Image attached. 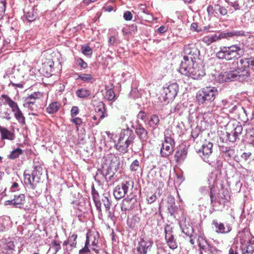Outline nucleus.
<instances>
[{
  "mask_svg": "<svg viewBox=\"0 0 254 254\" xmlns=\"http://www.w3.org/2000/svg\"><path fill=\"white\" fill-rule=\"evenodd\" d=\"M132 199L126 198L123 199L121 204V210L122 211L130 210L132 208V205L130 201Z\"/></svg>",
  "mask_w": 254,
  "mask_h": 254,
  "instance_id": "32",
  "label": "nucleus"
},
{
  "mask_svg": "<svg viewBox=\"0 0 254 254\" xmlns=\"http://www.w3.org/2000/svg\"><path fill=\"white\" fill-rule=\"evenodd\" d=\"M240 66L243 68V72L244 76L248 77L250 76V72L249 69L251 68L254 69V57H251L250 58L242 59L240 60Z\"/></svg>",
  "mask_w": 254,
  "mask_h": 254,
  "instance_id": "14",
  "label": "nucleus"
},
{
  "mask_svg": "<svg viewBox=\"0 0 254 254\" xmlns=\"http://www.w3.org/2000/svg\"><path fill=\"white\" fill-rule=\"evenodd\" d=\"M106 92L105 93V97L109 101L114 100L116 98L115 93L113 90V89H107V87H106Z\"/></svg>",
  "mask_w": 254,
  "mask_h": 254,
  "instance_id": "40",
  "label": "nucleus"
},
{
  "mask_svg": "<svg viewBox=\"0 0 254 254\" xmlns=\"http://www.w3.org/2000/svg\"><path fill=\"white\" fill-rule=\"evenodd\" d=\"M75 63L82 69H86L88 67L87 64L80 58H75Z\"/></svg>",
  "mask_w": 254,
  "mask_h": 254,
  "instance_id": "46",
  "label": "nucleus"
},
{
  "mask_svg": "<svg viewBox=\"0 0 254 254\" xmlns=\"http://www.w3.org/2000/svg\"><path fill=\"white\" fill-rule=\"evenodd\" d=\"M137 117L144 121L146 119V114L144 111H141L138 113Z\"/></svg>",
  "mask_w": 254,
  "mask_h": 254,
  "instance_id": "60",
  "label": "nucleus"
},
{
  "mask_svg": "<svg viewBox=\"0 0 254 254\" xmlns=\"http://www.w3.org/2000/svg\"><path fill=\"white\" fill-rule=\"evenodd\" d=\"M203 239L202 237H198V239L197 240V241H198V246H199V250H201V251H204L205 252V250H206V248H207V245L206 246H204V245H202L201 243L200 242V239Z\"/></svg>",
  "mask_w": 254,
  "mask_h": 254,
  "instance_id": "61",
  "label": "nucleus"
},
{
  "mask_svg": "<svg viewBox=\"0 0 254 254\" xmlns=\"http://www.w3.org/2000/svg\"><path fill=\"white\" fill-rule=\"evenodd\" d=\"M222 35L224 39H228L230 37L245 36V33L242 30H235L227 32L222 31Z\"/></svg>",
  "mask_w": 254,
  "mask_h": 254,
  "instance_id": "26",
  "label": "nucleus"
},
{
  "mask_svg": "<svg viewBox=\"0 0 254 254\" xmlns=\"http://www.w3.org/2000/svg\"><path fill=\"white\" fill-rule=\"evenodd\" d=\"M60 106L61 104L57 102H53L47 108L46 111L49 114H54L59 110Z\"/></svg>",
  "mask_w": 254,
  "mask_h": 254,
  "instance_id": "31",
  "label": "nucleus"
},
{
  "mask_svg": "<svg viewBox=\"0 0 254 254\" xmlns=\"http://www.w3.org/2000/svg\"><path fill=\"white\" fill-rule=\"evenodd\" d=\"M214 11H218L222 15H225L227 13V10L224 7L218 5L215 6Z\"/></svg>",
  "mask_w": 254,
  "mask_h": 254,
  "instance_id": "50",
  "label": "nucleus"
},
{
  "mask_svg": "<svg viewBox=\"0 0 254 254\" xmlns=\"http://www.w3.org/2000/svg\"><path fill=\"white\" fill-rule=\"evenodd\" d=\"M3 254H13V252L15 251V245L13 242L10 241L6 243L5 247Z\"/></svg>",
  "mask_w": 254,
  "mask_h": 254,
  "instance_id": "34",
  "label": "nucleus"
},
{
  "mask_svg": "<svg viewBox=\"0 0 254 254\" xmlns=\"http://www.w3.org/2000/svg\"><path fill=\"white\" fill-rule=\"evenodd\" d=\"M77 235L75 234H73L72 235H69L68 239L64 241L76 247L77 245Z\"/></svg>",
  "mask_w": 254,
  "mask_h": 254,
  "instance_id": "43",
  "label": "nucleus"
},
{
  "mask_svg": "<svg viewBox=\"0 0 254 254\" xmlns=\"http://www.w3.org/2000/svg\"><path fill=\"white\" fill-rule=\"evenodd\" d=\"M200 132V130L198 127H195L192 130L191 132V136L193 138V141L198 136Z\"/></svg>",
  "mask_w": 254,
  "mask_h": 254,
  "instance_id": "53",
  "label": "nucleus"
},
{
  "mask_svg": "<svg viewBox=\"0 0 254 254\" xmlns=\"http://www.w3.org/2000/svg\"><path fill=\"white\" fill-rule=\"evenodd\" d=\"M93 200L97 209L99 211H101V203L99 200L97 199L95 193L93 194Z\"/></svg>",
  "mask_w": 254,
  "mask_h": 254,
  "instance_id": "54",
  "label": "nucleus"
},
{
  "mask_svg": "<svg viewBox=\"0 0 254 254\" xmlns=\"http://www.w3.org/2000/svg\"><path fill=\"white\" fill-rule=\"evenodd\" d=\"M79 77L83 82L86 83H92L93 82V77L90 74L81 73L79 75Z\"/></svg>",
  "mask_w": 254,
  "mask_h": 254,
  "instance_id": "37",
  "label": "nucleus"
},
{
  "mask_svg": "<svg viewBox=\"0 0 254 254\" xmlns=\"http://www.w3.org/2000/svg\"><path fill=\"white\" fill-rule=\"evenodd\" d=\"M0 132L1 133V140L7 139L9 140H13L15 137L13 132L3 127L0 126Z\"/></svg>",
  "mask_w": 254,
  "mask_h": 254,
  "instance_id": "19",
  "label": "nucleus"
},
{
  "mask_svg": "<svg viewBox=\"0 0 254 254\" xmlns=\"http://www.w3.org/2000/svg\"><path fill=\"white\" fill-rule=\"evenodd\" d=\"M24 12L27 20L29 22L34 21L37 17V13L35 11L33 6H30L24 9Z\"/></svg>",
  "mask_w": 254,
  "mask_h": 254,
  "instance_id": "21",
  "label": "nucleus"
},
{
  "mask_svg": "<svg viewBox=\"0 0 254 254\" xmlns=\"http://www.w3.org/2000/svg\"><path fill=\"white\" fill-rule=\"evenodd\" d=\"M229 77L227 76L226 72H221L216 77V80L219 83H223L228 81Z\"/></svg>",
  "mask_w": 254,
  "mask_h": 254,
  "instance_id": "44",
  "label": "nucleus"
},
{
  "mask_svg": "<svg viewBox=\"0 0 254 254\" xmlns=\"http://www.w3.org/2000/svg\"><path fill=\"white\" fill-rule=\"evenodd\" d=\"M225 127L227 136L230 141L235 142L239 139V136L243 131V127L240 122L236 120L231 121Z\"/></svg>",
  "mask_w": 254,
  "mask_h": 254,
  "instance_id": "8",
  "label": "nucleus"
},
{
  "mask_svg": "<svg viewBox=\"0 0 254 254\" xmlns=\"http://www.w3.org/2000/svg\"><path fill=\"white\" fill-rule=\"evenodd\" d=\"M23 151L20 148H17L12 150L8 155V158L12 160L15 159L22 154Z\"/></svg>",
  "mask_w": 254,
  "mask_h": 254,
  "instance_id": "36",
  "label": "nucleus"
},
{
  "mask_svg": "<svg viewBox=\"0 0 254 254\" xmlns=\"http://www.w3.org/2000/svg\"><path fill=\"white\" fill-rule=\"evenodd\" d=\"M165 238L169 248L172 250L177 248V243L173 234L172 228L170 226L167 225L165 228Z\"/></svg>",
  "mask_w": 254,
  "mask_h": 254,
  "instance_id": "15",
  "label": "nucleus"
},
{
  "mask_svg": "<svg viewBox=\"0 0 254 254\" xmlns=\"http://www.w3.org/2000/svg\"><path fill=\"white\" fill-rule=\"evenodd\" d=\"M153 242L150 239L141 238L136 247V254H147L151 250Z\"/></svg>",
  "mask_w": 254,
  "mask_h": 254,
  "instance_id": "13",
  "label": "nucleus"
},
{
  "mask_svg": "<svg viewBox=\"0 0 254 254\" xmlns=\"http://www.w3.org/2000/svg\"><path fill=\"white\" fill-rule=\"evenodd\" d=\"M61 242L59 241L53 240L51 244V248L53 249L56 254L59 251L61 250Z\"/></svg>",
  "mask_w": 254,
  "mask_h": 254,
  "instance_id": "39",
  "label": "nucleus"
},
{
  "mask_svg": "<svg viewBox=\"0 0 254 254\" xmlns=\"http://www.w3.org/2000/svg\"><path fill=\"white\" fill-rule=\"evenodd\" d=\"M132 14L129 11H126L124 12L123 17L127 21L131 20L132 18Z\"/></svg>",
  "mask_w": 254,
  "mask_h": 254,
  "instance_id": "55",
  "label": "nucleus"
},
{
  "mask_svg": "<svg viewBox=\"0 0 254 254\" xmlns=\"http://www.w3.org/2000/svg\"><path fill=\"white\" fill-rule=\"evenodd\" d=\"M0 100L4 105H8L11 110L12 108H14L17 105L16 102L12 100L10 97L6 94H2L0 96Z\"/></svg>",
  "mask_w": 254,
  "mask_h": 254,
  "instance_id": "25",
  "label": "nucleus"
},
{
  "mask_svg": "<svg viewBox=\"0 0 254 254\" xmlns=\"http://www.w3.org/2000/svg\"><path fill=\"white\" fill-rule=\"evenodd\" d=\"M159 122L160 119L159 117L157 115L154 114L150 116L148 124L153 129H155L159 124Z\"/></svg>",
  "mask_w": 254,
  "mask_h": 254,
  "instance_id": "28",
  "label": "nucleus"
},
{
  "mask_svg": "<svg viewBox=\"0 0 254 254\" xmlns=\"http://www.w3.org/2000/svg\"><path fill=\"white\" fill-rule=\"evenodd\" d=\"M133 187V182L130 181H125L118 185L114 190V195L117 199H120L125 196L129 188Z\"/></svg>",
  "mask_w": 254,
  "mask_h": 254,
  "instance_id": "12",
  "label": "nucleus"
},
{
  "mask_svg": "<svg viewBox=\"0 0 254 254\" xmlns=\"http://www.w3.org/2000/svg\"><path fill=\"white\" fill-rule=\"evenodd\" d=\"M102 201L104 203L106 210L109 211L111 205V202L110 201L109 198L106 196H104L103 198H102Z\"/></svg>",
  "mask_w": 254,
  "mask_h": 254,
  "instance_id": "51",
  "label": "nucleus"
},
{
  "mask_svg": "<svg viewBox=\"0 0 254 254\" xmlns=\"http://www.w3.org/2000/svg\"><path fill=\"white\" fill-rule=\"evenodd\" d=\"M11 111L14 113V117L18 122L22 125H24L25 124V117L19 108L18 104L14 108H12Z\"/></svg>",
  "mask_w": 254,
  "mask_h": 254,
  "instance_id": "22",
  "label": "nucleus"
},
{
  "mask_svg": "<svg viewBox=\"0 0 254 254\" xmlns=\"http://www.w3.org/2000/svg\"><path fill=\"white\" fill-rule=\"evenodd\" d=\"M23 106L31 111V112L29 113V115H32L34 116L37 115L36 112L38 110V106L36 103H31V102H24Z\"/></svg>",
  "mask_w": 254,
  "mask_h": 254,
  "instance_id": "30",
  "label": "nucleus"
},
{
  "mask_svg": "<svg viewBox=\"0 0 254 254\" xmlns=\"http://www.w3.org/2000/svg\"><path fill=\"white\" fill-rule=\"evenodd\" d=\"M227 73V76L228 77V81H231L233 80H234L236 77H237L238 76H244L243 74H244V72H243V70L242 69V68L241 66L237 68V69L235 70L232 71H226Z\"/></svg>",
  "mask_w": 254,
  "mask_h": 254,
  "instance_id": "23",
  "label": "nucleus"
},
{
  "mask_svg": "<svg viewBox=\"0 0 254 254\" xmlns=\"http://www.w3.org/2000/svg\"><path fill=\"white\" fill-rule=\"evenodd\" d=\"M205 243L207 244V248H206L205 252L208 253L209 254H220L221 251L217 249L216 247L212 246L208 243Z\"/></svg>",
  "mask_w": 254,
  "mask_h": 254,
  "instance_id": "38",
  "label": "nucleus"
},
{
  "mask_svg": "<svg viewBox=\"0 0 254 254\" xmlns=\"http://www.w3.org/2000/svg\"><path fill=\"white\" fill-rule=\"evenodd\" d=\"M71 122L77 126H79L82 124V121L81 118L76 117L71 120Z\"/></svg>",
  "mask_w": 254,
  "mask_h": 254,
  "instance_id": "57",
  "label": "nucleus"
},
{
  "mask_svg": "<svg viewBox=\"0 0 254 254\" xmlns=\"http://www.w3.org/2000/svg\"><path fill=\"white\" fill-rule=\"evenodd\" d=\"M224 39L222 35V32H219L217 33L208 35L204 36L202 39V41L209 46L214 42L221 40Z\"/></svg>",
  "mask_w": 254,
  "mask_h": 254,
  "instance_id": "17",
  "label": "nucleus"
},
{
  "mask_svg": "<svg viewBox=\"0 0 254 254\" xmlns=\"http://www.w3.org/2000/svg\"><path fill=\"white\" fill-rule=\"evenodd\" d=\"M187 150L185 148L177 151L175 155V157L177 162L183 161L187 157Z\"/></svg>",
  "mask_w": 254,
  "mask_h": 254,
  "instance_id": "29",
  "label": "nucleus"
},
{
  "mask_svg": "<svg viewBox=\"0 0 254 254\" xmlns=\"http://www.w3.org/2000/svg\"><path fill=\"white\" fill-rule=\"evenodd\" d=\"M90 90L86 88H82L78 89L76 91V96L80 98H85L90 95Z\"/></svg>",
  "mask_w": 254,
  "mask_h": 254,
  "instance_id": "33",
  "label": "nucleus"
},
{
  "mask_svg": "<svg viewBox=\"0 0 254 254\" xmlns=\"http://www.w3.org/2000/svg\"><path fill=\"white\" fill-rule=\"evenodd\" d=\"M10 190L11 191H15L19 190L18 184L16 182L13 183L10 188Z\"/></svg>",
  "mask_w": 254,
  "mask_h": 254,
  "instance_id": "62",
  "label": "nucleus"
},
{
  "mask_svg": "<svg viewBox=\"0 0 254 254\" xmlns=\"http://www.w3.org/2000/svg\"><path fill=\"white\" fill-rule=\"evenodd\" d=\"M120 165L119 158L113 156L110 159H105L101 168H98V174H101L107 181H111Z\"/></svg>",
  "mask_w": 254,
  "mask_h": 254,
  "instance_id": "4",
  "label": "nucleus"
},
{
  "mask_svg": "<svg viewBox=\"0 0 254 254\" xmlns=\"http://www.w3.org/2000/svg\"><path fill=\"white\" fill-rule=\"evenodd\" d=\"M199 51L194 45L185 46L183 60L181 61L179 70L181 74L194 79H201L205 75L204 70L195 62L199 58Z\"/></svg>",
  "mask_w": 254,
  "mask_h": 254,
  "instance_id": "1",
  "label": "nucleus"
},
{
  "mask_svg": "<svg viewBox=\"0 0 254 254\" xmlns=\"http://www.w3.org/2000/svg\"><path fill=\"white\" fill-rule=\"evenodd\" d=\"M175 142L174 139L170 136L165 134L164 141L162 144L160 154L162 157H167L170 155L174 151Z\"/></svg>",
  "mask_w": 254,
  "mask_h": 254,
  "instance_id": "11",
  "label": "nucleus"
},
{
  "mask_svg": "<svg viewBox=\"0 0 254 254\" xmlns=\"http://www.w3.org/2000/svg\"><path fill=\"white\" fill-rule=\"evenodd\" d=\"M180 226L182 229V232L187 236H189L192 232V228L190 225L187 226L186 225H184L182 223H180Z\"/></svg>",
  "mask_w": 254,
  "mask_h": 254,
  "instance_id": "42",
  "label": "nucleus"
},
{
  "mask_svg": "<svg viewBox=\"0 0 254 254\" xmlns=\"http://www.w3.org/2000/svg\"><path fill=\"white\" fill-rule=\"evenodd\" d=\"M135 138V135L131 129L127 127L126 129L122 130L118 142L115 145L116 149L122 153H127L130 146L131 148Z\"/></svg>",
  "mask_w": 254,
  "mask_h": 254,
  "instance_id": "3",
  "label": "nucleus"
},
{
  "mask_svg": "<svg viewBox=\"0 0 254 254\" xmlns=\"http://www.w3.org/2000/svg\"><path fill=\"white\" fill-rule=\"evenodd\" d=\"M179 91V86L176 83H172L164 87L161 93L163 100L168 103L173 100L177 96Z\"/></svg>",
  "mask_w": 254,
  "mask_h": 254,
  "instance_id": "10",
  "label": "nucleus"
},
{
  "mask_svg": "<svg viewBox=\"0 0 254 254\" xmlns=\"http://www.w3.org/2000/svg\"><path fill=\"white\" fill-rule=\"evenodd\" d=\"M6 6V0H0V16L2 17L5 10Z\"/></svg>",
  "mask_w": 254,
  "mask_h": 254,
  "instance_id": "52",
  "label": "nucleus"
},
{
  "mask_svg": "<svg viewBox=\"0 0 254 254\" xmlns=\"http://www.w3.org/2000/svg\"><path fill=\"white\" fill-rule=\"evenodd\" d=\"M42 174V168L39 165H34L31 175L24 173V182L27 186L34 190L40 182Z\"/></svg>",
  "mask_w": 254,
  "mask_h": 254,
  "instance_id": "9",
  "label": "nucleus"
},
{
  "mask_svg": "<svg viewBox=\"0 0 254 254\" xmlns=\"http://www.w3.org/2000/svg\"><path fill=\"white\" fill-rule=\"evenodd\" d=\"M25 201V196L24 194H19L14 195V198L11 200H8L5 201L6 204L15 206L16 207L20 208L22 205H23Z\"/></svg>",
  "mask_w": 254,
  "mask_h": 254,
  "instance_id": "18",
  "label": "nucleus"
},
{
  "mask_svg": "<svg viewBox=\"0 0 254 254\" xmlns=\"http://www.w3.org/2000/svg\"><path fill=\"white\" fill-rule=\"evenodd\" d=\"M168 29V28L166 26H160L157 30L158 33L160 34H163L165 33Z\"/></svg>",
  "mask_w": 254,
  "mask_h": 254,
  "instance_id": "63",
  "label": "nucleus"
},
{
  "mask_svg": "<svg viewBox=\"0 0 254 254\" xmlns=\"http://www.w3.org/2000/svg\"><path fill=\"white\" fill-rule=\"evenodd\" d=\"M247 253H253L254 252V237L250 240L249 245L246 247Z\"/></svg>",
  "mask_w": 254,
  "mask_h": 254,
  "instance_id": "48",
  "label": "nucleus"
},
{
  "mask_svg": "<svg viewBox=\"0 0 254 254\" xmlns=\"http://www.w3.org/2000/svg\"><path fill=\"white\" fill-rule=\"evenodd\" d=\"M214 226L215 231L218 234H226L230 232L232 230V227L228 223L218 222L216 219L212 222Z\"/></svg>",
  "mask_w": 254,
  "mask_h": 254,
  "instance_id": "16",
  "label": "nucleus"
},
{
  "mask_svg": "<svg viewBox=\"0 0 254 254\" xmlns=\"http://www.w3.org/2000/svg\"><path fill=\"white\" fill-rule=\"evenodd\" d=\"M89 235L92 236V238L90 239V241H92V247H97L98 243V240L96 239V236L95 235L90 234Z\"/></svg>",
  "mask_w": 254,
  "mask_h": 254,
  "instance_id": "59",
  "label": "nucleus"
},
{
  "mask_svg": "<svg viewBox=\"0 0 254 254\" xmlns=\"http://www.w3.org/2000/svg\"><path fill=\"white\" fill-rule=\"evenodd\" d=\"M139 162L137 160H135L130 165V169L131 171L135 172L139 168Z\"/></svg>",
  "mask_w": 254,
  "mask_h": 254,
  "instance_id": "49",
  "label": "nucleus"
},
{
  "mask_svg": "<svg viewBox=\"0 0 254 254\" xmlns=\"http://www.w3.org/2000/svg\"><path fill=\"white\" fill-rule=\"evenodd\" d=\"M157 198V196L155 193L152 194L150 196H148L147 198V200L148 203L151 204L154 202Z\"/></svg>",
  "mask_w": 254,
  "mask_h": 254,
  "instance_id": "58",
  "label": "nucleus"
},
{
  "mask_svg": "<svg viewBox=\"0 0 254 254\" xmlns=\"http://www.w3.org/2000/svg\"><path fill=\"white\" fill-rule=\"evenodd\" d=\"M216 180L215 176L213 174L209 176L208 182L209 183V196L211 201V205L216 210H219L223 208L226 200L228 199V191L227 190L222 189V194L219 193L217 197L215 196L214 190V185Z\"/></svg>",
  "mask_w": 254,
  "mask_h": 254,
  "instance_id": "2",
  "label": "nucleus"
},
{
  "mask_svg": "<svg viewBox=\"0 0 254 254\" xmlns=\"http://www.w3.org/2000/svg\"><path fill=\"white\" fill-rule=\"evenodd\" d=\"M81 50L82 54L86 56H91L92 54V50L89 46H82Z\"/></svg>",
  "mask_w": 254,
  "mask_h": 254,
  "instance_id": "47",
  "label": "nucleus"
},
{
  "mask_svg": "<svg viewBox=\"0 0 254 254\" xmlns=\"http://www.w3.org/2000/svg\"><path fill=\"white\" fill-rule=\"evenodd\" d=\"M228 254H239L237 248L235 247H231L228 252Z\"/></svg>",
  "mask_w": 254,
  "mask_h": 254,
  "instance_id": "64",
  "label": "nucleus"
},
{
  "mask_svg": "<svg viewBox=\"0 0 254 254\" xmlns=\"http://www.w3.org/2000/svg\"><path fill=\"white\" fill-rule=\"evenodd\" d=\"M79 113V109L77 106L72 107L70 111V115L71 117H75Z\"/></svg>",
  "mask_w": 254,
  "mask_h": 254,
  "instance_id": "56",
  "label": "nucleus"
},
{
  "mask_svg": "<svg viewBox=\"0 0 254 254\" xmlns=\"http://www.w3.org/2000/svg\"><path fill=\"white\" fill-rule=\"evenodd\" d=\"M9 220L8 218H0V232L4 231L8 225Z\"/></svg>",
  "mask_w": 254,
  "mask_h": 254,
  "instance_id": "45",
  "label": "nucleus"
},
{
  "mask_svg": "<svg viewBox=\"0 0 254 254\" xmlns=\"http://www.w3.org/2000/svg\"><path fill=\"white\" fill-rule=\"evenodd\" d=\"M220 50L217 52L216 56L219 59L231 60L238 59L244 54V50L239 45H233L228 47H220Z\"/></svg>",
  "mask_w": 254,
  "mask_h": 254,
  "instance_id": "5",
  "label": "nucleus"
},
{
  "mask_svg": "<svg viewBox=\"0 0 254 254\" xmlns=\"http://www.w3.org/2000/svg\"><path fill=\"white\" fill-rule=\"evenodd\" d=\"M135 132L142 141H146L148 139V131L142 126L138 125L136 128Z\"/></svg>",
  "mask_w": 254,
  "mask_h": 254,
  "instance_id": "24",
  "label": "nucleus"
},
{
  "mask_svg": "<svg viewBox=\"0 0 254 254\" xmlns=\"http://www.w3.org/2000/svg\"><path fill=\"white\" fill-rule=\"evenodd\" d=\"M213 143L205 141L197 152L203 160L212 166H215L217 162V158L212 154Z\"/></svg>",
  "mask_w": 254,
  "mask_h": 254,
  "instance_id": "6",
  "label": "nucleus"
},
{
  "mask_svg": "<svg viewBox=\"0 0 254 254\" xmlns=\"http://www.w3.org/2000/svg\"><path fill=\"white\" fill-rule=\"evenodd\" d=\"M64 254H70L72 250L75 248L74 246L64 241L63 243Z\"/></svg>",
  "mask_w": 254,
  "mask_h": 254,
  "instance_id": "41",
  "label": "nucleus"
},
{
  "mask_svg": "<svg viewBox=\"0 0 254 254\" xmlns=\"http://www.w3.org/2000/svg\"><path fill=\"white\" fill-rule=\"evenodd\" d=\"M95 110L98 114L97 116L101 120L108 116V114L105 111V105L103 102L99 103Z\"/></svg>",
  "mask_w": 254,
  "mask_h": 254,
  "instance_id": "27",
  "label": "nucleus"
},
{
  "mask_svg": "<svg viewBox=\"0 0 254 254\" xmlns=\"http://www.w3.org/2000/svg\"><path fill=\"white\" fill-rule=\"evenodd\" d=\"M92 238L91 235H86V240L85 243L84 247L81 249L79 252V254H86L90 252V250L88 248V246L90 242V239Z\"/></svg>",
  "mask_w": 254,
  "mask_h": 254,
  "instance_id": "35",
  "label": "nucleus"
},
{
  "mask_svg": "<svg viewBox=\"0 0 254 254\" xmlns=\"http://www.w3.org/2000/svg\"><path fill=\"white\" fill-rule=\"evenodd\" d=\"M43 96V93L41 92H34L25 98L24 102L36 103L37 100L42 98Z\"/></svg>",
  "mask_w": 254,
  "mask_h": 254,
  "instance_id": "20",
  "label": "nucleus"
},
{
  "mask_svg": "<svg viewBox=\"0 0 254 254\" xmlns=\"http://www.w3.org/2000/svg\"><path fill=\"white\" fill-rule=\"evenodd\" d=\"M217 94L218 90L215 87L207 86L198 91L196 98L199 105H207L213 101Z\"/></svg>",
  "mask_w": 254,
  "mask_h": 254,
  "instance_id": "7",
  "label": "nucleus"
}]
</instances>
